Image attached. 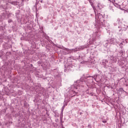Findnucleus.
Segmentation results:
<instances>
[{"label":"nucleus","instance_id":"nucleus-5","mask_svg":"<svg viewBox=\"0 0 128 128\" xmlns=\"http://www.w3.org/2000/svg\"><path fill=\"white\" fill-rule=\"evenodd\" d=\"M108 62V60H104L102 62V64H104V66H106Z\"/></svg>","mask_w":128,"mask_h":128},{"label":"nucleus","instance_id":"nucleus-11","mask_svg":"<svg viewBox=\"0 0 128 128\" xmlns=\"http://www.w3.org/2000/svg\"><path fill=\"white\" fill-rule=\"evenodd\" d=\"M102 122H104V124H106V120H103V121H102Z\"/></svg>","mask_w":128,"mask_h":128},{"label":"nucleus","instance_id":"nucleus-2","mask_svg":"<svg viewBox=\"0 0 128 128\" xmlns=\"http://www.w3.org/2000/svg\"><path fill=\"white\" fill-rule=\"evenodd\" d=\"M96 14V19L97 20H100L102 18H104V14L102 15L100 14V13L96 14V12H95Z\"/></svg>","mask_w":128,"mask_h":128},{"label":"nucleus","instance_id":"nucleus-10","mask_svg":"<svg viewBox=\"0 0 128 128\" xmlns=\"http://www.w3.org/2000/svg\"><path fill=\"white\" fill-rule=\"evenodd\" d=\"M64 50H68H68H68V48H64Z\"/></svg>","mask_w":128,"mask_h":128},{"label":"nucleus","instance_id":"nucleus-4","mask_svg":"<svg viewBox=\"0 0 128 128\" xmlns=\"http://www.w3.org/2000/svg\"><path fill=\"white\" fill-rule=\"evenodd\" d=\"M84 48V46H82L81 47H80L79 48H76V49L74 50V52H78V50H82Z\"/></svg>","mask_w":128,"mask_h":128},{"label":"nucleus","instance_id":"nucleus-7","mask_svg":"<svg viewBox=\"0 0 128 128\" xmlns=\"http://www.w3.org/2000/svg\"><path fill=\"white\" fill-rule=\"evenodd\" d=\"M64 106H62V110L61 111V112H64Z\"/></svg>","mask_w":128,"mask_h":128},{"label":"nucleus","instance_id":"nucleus-12","mask_svg":"<svg viewBox=\"0 0 128 128\" xmlns=\"http://www.w3.org/2000/svg\"><path fill=\"white\" fill-rule=\"evenodd\" d=\"M120 46H122V42H121L120 44Z\"/></svg>","mask_w":128,"mask_h":128},{"label":"nucleus","instance_id":"nucleus-1","mask_svg":"<svg viewBox=\"0 0 128 128\" xmlns=\"http://www.w3.org/2000/svg\"><path fill=\"white\" fill-rule=\"evenodd\" d=\"M84 84H86L84 82H82V81H80V80H77L74 84L76 90H78V88H80V86H84Z\"/></svg>","mask_w":128,"mask_h":128},{"label":"nucleus","instance_id":"nucleus-6","mask_svg":"<svg viewBox=\"0 0 128 128\" xmlns=\"http://www.w3.org/2000/svg\"><path fill=\"white\" fill-rule=\"evenodd\" d=\"M110 60H114V62H116V58L114 59V58L112 56L111 58H110Z\"/></svg>","mask_w":128,"mask_h":128},{"label":"nucleus","instance_id":"nucleus-9","mask_svg":"<svg viewBox=\"0 0 128 128\" xmlns=\"http://www.w3.org/2000/svg\"><path fill=\"white\" fill-rule=\"evenodd\" d=\"M96 76H96V75L94 76V80H96Z\"/></svg>","mask_w":128,"mask_h":128},{"label":"nucleus","instance_id":"nucleus-15","mask_svg":"<svg viewBox=\"0 0 128 128\" xmlns=\"http://www.w3.org/2000/svg\"><path fill=\"white\" fill-rule=\"evenodd\" d=\"M24 0H22V2H24Z\"/></svg>","mask_w":128,"mask_h":128},{"label":"nucleus","instance_id":"nucleus-13","mask_svg":"<svg viewBox=\"0 0 128 128\" xmlns=\"http://www.w3.org/2000/svg\"><path fill=\"white\" fill-rule=\"evenodd\" d=\"M12 22V20H8V22Z\"/></svg>","mask_w":128,"mask_h":128},{"label":"nucleus","instance_id":"nucleus-14","mask_svg":"<svg viewBox=\"0 0 128 128\" xmlns=\"http://www.w3.org/2000/svg\"><path fill=\"white\" fill-rule=\"evenodd\" d=\"M98 36H100V34H98Z\"/></svg>","mask_w":128,"mask_h":128},{"label":"nucleus","instance_id":"nucleus-16","mask_svg":"<svg viewBox=\"0 0 128 128\" xmlns=\"http://www.w3.org/2000/svg\"><path fill=\"white\" fill-rule=\"evenodd\" d=\"M18 6H20V4H18Z\"/></svg>","mask_w":128,"mask_h":128},{"label":"nucleus","instance_id":"nucleus-8","mask_svg":"<svg viewBox=\"0 0 128 128\" xmlns=\"http://www.w3.org/2000/svg\"><path fill=\"white\" fill-rule=\"evenodd\" d=\"M60 118L62 120V112H61L60 115Z\"/></svg>","mask_w":128,"mask_h":128},{"label":"nucleus","instance_id":"nucleus-3","mask_svg":"<svg viewBox=\"0 0 128 128\" xmlns=\"http://www.w3.org/2000/svg\"><path fill=\"white\" fill-rule=\"evenodd\" d=\"M110 44H116L118 41H116V38H111Z\"/></svg>","mask_w":128,"mask_h":128}]
</instances>
